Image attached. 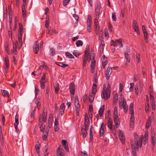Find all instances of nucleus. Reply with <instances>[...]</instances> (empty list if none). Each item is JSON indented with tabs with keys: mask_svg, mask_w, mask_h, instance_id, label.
Returning <instances> with one entry per match:
<instances>
[{
	"mask_svg": "<svg viewBox=\"0 0 156 156\" xmlns=\"http://www.w3.org/2000/svg\"><path fill=\"white\" fill-rule=\"evenodd\" d=\"M134 140L131 141L132 153L133 156H136V150H138V147H141L143 138L142 136H139L135 133H134Z\"/></svg>",
	"mask_w": 156,
	"mask_h": 156,
	"instance_id": "obj_1",
	"label": "nucleus"
},
{
	"mask_svg": "<svg viewBox=\"0 0 156 156\" xmlns=\"http://www.w3.org/2000/svg\"><path fill=\"white\" fill-rule=\"evenodd\" d=\"M110 86L109 84H108L107 88L106 86L104 87L103 90L101 94V98L106 100L108 99L110 96Z\"/></svg>",
	"mask_w": 156,
	"mask_h": 156,
	"instance_id": "obj_2",
	"label": "nucleus"
},
{
	"mask_svg": "<svg viewBox=\"0 0 156 156\" xmlns=\"http://www.w3.org/2000/svg\"><path fill=\"white\" fill-rule=\"evenodd\" d=\"M118 113L117 108L115 106L114 109L113 117L115 124L117 127L119 126L120 124V121L118 115Z\"/></svg>",
	"mask_w": 156,
	"mask_h": 156,
	"instance_id": "obj_3",
	"label": "nucleus"
},
{
	"mask_svg": "<svg viewBox=\"0 0 156 156\" xmlns=\"http://www.w3.org/2000/svg\"><path fill=\"white\" fill-rule=\"evenodd\" d=\"M133 104L132 103H131L129 108V111L130 114L132 115L134 114L133 111ZM134 118L133 116L132 115L131 116V117L129 121V124L130 126L132 127L134 125Z\"/></svg>",
	"mask_w": 156,
	"mask_h": 156,
	"instance_id": "obj_4",
	"label": "nucleus"
},
{
	"mask_svg": "<svg viewBox=\"0 0 156 156\" xmlns=\"http://www.w3.org/2000/svg\"><path fill=\"white\" fill-rule=\"evenodd\" d=\"M75 106L76 113L77 116H79V113L80 110V105L79 103L78 98L77 96L75 97Z\"/></svg>",
	"mask_w": 156,
	"mask_h": 156,
	"instance_id": "obj_5",
	"label": "nucleus"
},
{
	"mask_svg": "<svg viewBox=\"0 0 156 156\" xmlns=\"http://www.w3.org/2000/svg\"><path fill=\"white\" fill-rule=\"evenodd\" d=\"M100 9L101 4L99 3H97L95 6L96 19H99Z\"/></svg>",
	"mask_w": 156,
	"mask_h": 156,
	"instance_id": "obj_6",
	"label": "nucleus"
},
{
	"mask_svg": "<svg viewBox=\"0 0 156 156\" xmlns=\"http://www.w3.org/2000/svg\"><path fill=\"white\" fill-rule=\"evenodd\" d=\"M45 74H44L42 76L40 80V87L42 89H43L45 87Z\"/></svg>",
	"mask_w": 156,
	"mask_h": 156,
	"instance_id": "obj_7",
	"label": "nucleus"
},
{
	"mask_svg": "<svg viewBox=\"0 0 156 156\" xmlns=\"http://www.w3.org/2000/svg\"><path fill=\"white\" fill-rule=\"evenodd\" d=\"M133 29L134 31L136 32L139 35H140V32L138 28V25L136 21L135 20H133Z\"/></svg>",
	"mask_w": 156,
	"mask_h": 156,
	"instance_id": "obj_8",
	"label": "nucleus"
},
{
	"mask_svg": "<svg viewBox=\"0 0 156 156\" xmlns=\"http://www.w3.org/2000/svg\"><path fill=\"white\" fill-rule=\"evenodd\" d=\"M105 125L103 122L102 123L101 125V127L99 131L100 136H104L105 133Z\"/></svg>",
	"mask_w": 156,
	"mask_h": 156,
	"instance_id": "obj_9",
	"label": "nucleus"
},
{
	"mask_svg": "<svg viewBox=\"0 0 156 156\" xmlns=\"http://www.w3.org/2000/svg\"><path fill=\"white\" fill-rule=\"evenodd\" d=\"M75 86L74 83L72 82L70 83L69 86V90L70 93L73 95L75 93Z\"/></svg>",
	"mask_w": 156,
	"mask_h": 156,
	"instance_id": "obj_10",
	"label": "nucleus"
},
{
	"mask_svg": "<svg viewBox=\"0 0 156 156\" xmlns=\"http://www.w3.org/2000/svg\"><path fill=\"white\" fill-rule=\"evenodd\" d=\"M112 73V68L111 67H108L106 72L105 76L107 80L109 79L110 75Z\"/></svg>",
	"mask_w": 156,
	"mask_h": 156,
	"instance_id": "obj_11",
	"label": "nucleus"
},
{
	"mask_svg": "<svg viewBox=\"0 0 156 156\" xmlns=\"http://www.w3.org/2000/svg\"><path fill=\"white\" fill-rule=\"evenodd\" d=\"M5 71L6 73H7L9 66V60L8 56H5Z\"/></svg>",
	"mask_w": 156,
	"mask_h": 156,
	"instance_id": "obj_12",
	"label": "nucleus"
},
{
	"mask_svg": "<svg viewBox=\"0 0 156 156\" xmlns=\"http://www.w3.org/2000/svg\"><path fill=\"white\" fill-rule=\"evenodd\" d=\"M102 65L103 68H105L106 65L108 63V58L106 57L105 55H103L102 58Z\"/></svg>",
	"mask_w": 156,
	"mask_h": 156,
	"instance_id": "obj_13",
	"label": "nucleus"
},
{
	"mask_svg": "<svg viewBox=\"0 0 156 156\" xmlns=\"http://www.w3.org/2000/svg\"><path fill=\"white\" fill-rule=\"evenodd\" d=\"M107 121L108 127L111 130L112 129V121L111 118L108 117V119H106Z\"/></svg>",
	"mask_w": 156,
	"mask_h": 156,
	"instance_id": "obj_14",
	"label": "nucleus"
},
{
	"mask_svg": "<svg viewBox=\"0 0 156 156\" xmlns=\"http://www.w3.org/2000/svg\"><path fill=\"white\" fill-rule=\"evenodd\" d=\"M119 136L120 140L122 143H124L125 142V139L123 135V133L122 131L121 130H119Z\"/></svg>",
	"mask_w": 156,
	"mask_h": 156,
	"instance_id": "obj_15",
	"label": "nucleus"
},
{
	"mask_svg": "<svg viewBox=\"0 0 156 156\" xmlns=\"http://www.w3.org/2000/svg\"><path fill=\"white\" fill-rule=\"evenodd\" d=\"M39 48V43L38 41L36 42L33 47V51L35 54H37Z\"/></svg>",
	"mask_w": 156,
	"mask_h": 156,
	"instance_id": "obj_16",
	"label": "nucleus"
},
{
	"mask_svg": "<svg viewBox=\"0 0 156 156\" xmlns=\"http://www.w3.org/2000/svg\"><path fill=\"white\" fill-rule=\"evenodd\" d=\"M83 66L84 67L86 66V64L87 61L89 62L91 59V58L90 56H83Z\"/></svg>",
	"mask_w": 156,
	"mask_h": 156,
	"instance_id": "obj_17",
	"label": "nucleus"
},
{
	"mask_svg": "<svg viewBox=\"0 0 156 156\" xmlns=\"http://www.w3.org/2000/svg\"><path fill=\"white\" fill-rule=\"evenodd\" d=\"M65 109V105L64 103H62L60 108V114L62 116L64 113Z\"/></svg>",
	"mask_w": 156,
	"mask_h": 156,
	"instance_id": "obj_18",
	"label": "nucleus"
},
{
	"mask_svg": "<svg viewBox=\"0 0 156 156\" xmlns=\"http://www.w3.org/2000/svg\"><path fill=\"white\" fill-rule=\"evenodd\" d=\"M104 41H101V44L100 46V54L101 55L102 54L104 49Z\"/></svg>",
	"mask_w": 156,
	"mask_h": 156,
	"instance_id": "obj_19",
	"label": "nucleus"
},
{
	"mask_svg": "<svg viewBox=\"0 0 156 156\" xmlns=\"http://www.w3.org/2000/svg\"><path fill=\"white\" fill-rule=\"evenodd\" d=\"M124 98L122 97L120 98V99L119 101V107L121 109H122L123 106L125 104V101H124Z\"/></svg>",
	"mask_w": 156,
	"mask_h": 156,
	"instance_id": "obj_20",
	"label": "nucleus"
},
{
	"mask_svg": "<svg viewBox=\"0 0 156 156\" xmlns=\"http://www.w3.org/2000/svg\"><path fill=\"white\" fill-rule=\"evenodd\" d=\"M104 109L105 105H103L99 109L98 111V114L101 117L103 115Z\"/></svg>",
	"mask_w": 156,
	"mask_h": 156,
	"instance_id": "obj_21",
	"label": "nucleus"
},
{
	"mask_svg": "<svg viewBox=\"0 0 156 156\" xmlns=\"http://www.w3.org/2000/svg\"><path fill=\"white\" fill-rule=\"evenodd\" d=\"M93 94L92 93L91 94L90 93L89 96V101L90 103H92L93 102L94 98V94Z\"/></svg>",
	"mask_w": 156,
	"mask_h": 156,
	"instance_id": "obj_22",
	"label": "nucleus"
},
{
	"mask_svg": "<svg viewBox=\"0 0 156 156\" xmlns=\"http://www.w3.org/2000/svg\"><path fill=\"white\" fill-rule=\"evenodd\" d=\"M55 64L59 66H61L63 68H66L68 66V65L64 64L62 62H55Z\"/></svg>",
	"mask_w": 156,
	"mask_h": 156,
	"instance_id": "obj_23",
	"label": "nucleus"
},
{
	"mask_svg": "<svg viewBox=\"0 0 156 156\" xmlns=\"http://www.w3.org/2000/svg\"><path fill=\"white\" fill-rule=\"evenodd\" d=\"M63 150L60 148H58L57 150V156H63Z\"/></svg>",
	"mask_w": 156,
	"mask_h": 156,
	"instance_id": "obj_24",
	"label": "nucleus"
},
{
	"mask_svg": "<svg viewBox=\"0 0 156 156\" xmlns=\"http://www.w3.org/2000/svg\"><path fill=\"white\" fill-rule=\"evenodd\" d=\"M96 63V62L95 60L92 61L91 64V72L92 73H93L94 70V67Z\"/></svg>",
	"mask_w": 156,
	"mask_h": 156,
	"instance_id": "obj_25",
	"label": "nucleus"
},
{
	"mask_svg": "<svg viewBox=\"0 0 156 156\" xmlns=\"http://www.w3.org/2000/svg\"><path fill=\"white\" fill-rule=\"evenodd\" d=\"M97 85L95 84H94L92 87V92L93 94H95L97 91Z\"/></svg>",
	"mask_w": 156,
	"mask_h": 156,
	"instance_id": "obj_26",
	"label": "nucleus"
},
{
	"mask_svg": "<svg viewBox=\"0 0 156 156\" xmlns=\"http://www.w3.org/2000/svg\"><path fill=\"white\" fill-rule=\"evenodd\" d=\"M45 132V133L43 135V137L44 140H46L47 138L48 133L49 132V130L48 128H46Z\"/></svg>",
	"mask_w": 156,
	"mask_h": 156,
	"instance_id": "obj_27",
	"label": "nucleus"
},
{
	"mask_svg": "<svg viewBox=\"0 0 156 156\" xmlns=\"http://www.w3.org/2000/svg\"><path fill=\"white\" fill-rule=\"evenodd\" d=\"M83 56H90V54L89 53V49L88 48H86L84 52V54Z\"/></svg>",
	"mask_w": 156,
	"mask_h": 156,
	"instance_id": "obj_28",
	"label": "nucleus"
},
{
	"mask_svg": "<svg viewBox=\"0 0 156 156\" xmlns=\"http://www.w3.org/2000/svg\"><path fill=\"white\" fill-rule=\"evenodd\" d=\"M15 122L14 123V127L16 129V131L17 132H18L19 131V129H18L17 126L19 124V120L18 119H16V120H15Z\"/></svg>",
	"mask_w": 156,
	"mask_h": 156,
	"instance_id": "obj_29",
	"label": "nucleus"
},
{
	"mask_svg": "<svg viewBox=\"0 0 156 156\" xmlns=\"http://www.w3.org/2000/svg\"><path fill=\"white\" fill-rule=\"evenodd\" d=\"M1 90L2 94L3 96L9 97V93L7 90Z\"/></svg>",
	"mask_w": 156,
	"mask_h": 156,
	"instance_id": "obj_30",
	"label": "nucleus"
},
{
	"mask_svg": "<svg viewBox=\"0 0 156 156\" xmlns=\"http://www.w3.org/2000/svg\"><path fill=\"white\" fill-rule=\"evenodd\" d=\"M144 34V38L145 40L146 43H147L148 42V33L147 32H143Z\"/></svg>",
	"mask_w": 156,
	"mask_h": 156,
	"instance_id": "obj_31",
	"label": "nucleus"
},
{
	"mask_svg": "<svg viewBox=\"0 0 156 156\" xmlns=\"http://www.w3.org/2000/svg\"><path fill=\"white\" fill-rule=\"evenodd\" d=\"M81 132L83 134V138H85L87 136V132L86 129H84V128H82L81 129Z\"/></svg>",
	"mask_w": 156,
	"mask_h": 156,
	"instance_id": "obj_32",
	"label": "nucleus"
},
{
	"mask_svg": "<svg viewBox=\"0 0 156 156\" xmlns=\"http://www.w3.org/2000/svg\"><path fill=\"white\" fill-rule=\"evenodd\" d=\"M42 66H40L39 69L37 70L35 72V73H37V75H39L41 74L42 72Z\"/></svg>",
	"mask_w": 156,
	"mask_h": 156,
	"instance_id": "obj_33",
	"label": "nucleus"
},
{
	"mask_svg": "<svg viewBox=\"0 0 156 156\" xmlns=\"http://www.w3.org/2000/svg\"><path fill=\"white\" fill-rule=\"evenodd\" d=\"M65 55L66 57H68L69 58H74V57L72 55L71 53L69 52H66L65 53Z\"/></svg>",
	"mask_w": 156,
	"mask_h": 156,
	"instance_id": "obj_34",
	"label": "nucleus"
},
{
	"mask_svg": "<svg viewBox=\"0 0 156 156\" xmlns=\"http://www.w3.org/2000/svg\"><path fill=\"white\" fill-rule=\"evenodd\" d=\"M125 56L127 61L128 62H129L130 59L129 57V55L127 52H125Z\"/></svg>",
	"mask_w": 156,
	"mask_h": 156,
	"instance_id": "obj_35",
	"label": "nucleus"
},
{
	"mask_svg": "<svg viewBox=\"0 0 156 156\" xmlns=\"http://www.w3.org/2000/svg\"><path fill=\"white\" fill-rule=\"evenodd\" d=\"M55 49L53 48H51L50 51V54L52 56H53L55 55Z\"/></svg>",
	"mask_w": 156,
	"mask_h": 156,
	"instance_id": "obj_36",
	"label": "nucleus"
},
{
	"mask_svg": "<svg viewBox=\"0 0 156 156\" xmlns=\"http://www.w3.org/2000/svg\"><path fill=\"white\" fill-rule=\"evenodd\" d=\"M115 41L117 43V45H119V47L122 48L123 47V45L121 43V41L120 40H115Z\"/></svg>",
	"mask_w": 156,
	"mask_h": 156,
	"instance_id": "obj_37",
	"label": "nucleus"
},
{
	"mask_svg": "<svg viewBox=\"0 0 156 156\" xmlns=\"http://www.w3.org/2000/svg\"><path fill=\"white\" fill-rule=\"evenodd\" d=\"M89 120L88 118V117L86 118V117L85 116V125H86V126H87V125H89Z\"/></svg>",
	"mask_w": 156,
	"mask_h": 156,
	"instance_id": "obj_38",
	"label": "nucleus"
},
{
	"mask_svg": "<svg viewBox=\"0 0 156 156\" xmlns=\"http://www.w3.org/2000/svg\"><path fill=\"white\" fill-rule=\"evenodd\" d=\"M76 45L77 47L82 46L83 44V42L81 40H78L76 42Z\"/></svg>",
	"mask_w": 156,
	"mask_h": 156,
	"instance_id": "obj_39",
	"label": "nucleus"
},
{
	"mask_svg": "<svg viewBox=\"0 0 156 156\" xmlns=\"http://www.w3.org/2000/svg\"><path fill=\"white\" fill-rule=\"evenodd\" d=\"M125 104L122 107L124 109V111L125 113H126L128 110L127 105L126 101H125Z\"/></svg>",
	"mask_w": 156,
	"mask_h": 156,
	"instance_id": "obj_40",
	"label": "nucleus"
},
{
	"mask_svg": "<svg viewBox=\"0 0 156 156\" xmlns=\"http://www.w3.org/2000/svg\"><path fill=\"white\" fill-rule=\"evenodd\" d=\"M45 27L46 28L48 29L49 26V18L47 17L45 21Z\"/></svg>",
	"mask_w": 156,
	"mask_h": 156,
	"instance_id": "obj_41",
	"label": "nucleus"
},
{
	"mask_svg": "<svg viewBox=\"0 0 156 156\" xmlns=\"http://www.w3.org/2000/svg\"><path fill=\"white\" fill-rule=\"evenodd\" d=\"M55 93L58 94L59 89V87L58 84H56L55 86Z\"/></svg>",
	"mask_w": 156,
	"mask_h": 156,
	"instance_id": "obj_42",
	"label": "nucleus"
},
{
	"mask_svg": "<svg viewBox=\"0 0 156 156\" xmlns=\"http://www.w3.org/2000/svg\"><path fill=\"white\" fill-rule=\"evenodd\" d=\"M118 95L117 94H115L114 95V96L113 97V102L114 103H115V102L117 103V101L118 100Z\"/></svg>",
	"mask_w": 156,
	"mask_h": 156,
	"instance_id": "obj_43",
	"label": "nucleus"
},
{
	"mask_svg": "<svg viewBox=\"0 0 156 156\" xmlns=\"http://www.w3.org/2000/svg\"><path fill=\"white\" fill-rule=\"evenodd\" d=\"M45 125H44L43 123H41V125L40 127L41 131L42 132H44L45 130Z\"/></svg>",
	"mask_w": 156,
	"mask_h": 156,
	"instance_id": "obj_44",
	"label": "nucleus"
},
{
	"mask_svg": "<svg viewBox=\"0 0 156 156\" xmlns=\"http://www.w3.org/2000/svg\"><path fill=\"white\" fill-rule=\"evenodd\" d=\"M151 142L152 145L155 146V144L156 137H151Z\"/></svg>",
	"mask_w": 156,
	"mask_h": 156,
	"instance_id": "obj_45",
	"label": "nucleus"
},
{
	"mask_svg": "<svg viewBox=\"0 0 156 156\" xmlns=\"http://www.w3.org/2000/svg\"><path fill=\"white\" fill-rule=\"evenodd\" d=\"M73 55L76 57H77L80 55L78 51L77 50H74L73 52Z\"/></svg>",
	"mask_w": 156,
	"mask_h": 156,
	"instance_id": "obj_46",
	"label": "nucleus"
},
{
	"mask_svg": "<svg viewBox=\"0 0 156 156\" xmlns=\"http://www.w3.org/2000/svg\"><path fill=\"white\" fill-rule=\"evenodd\" d=\"M93 105H92L91 104H90L89 105V110H88L89 113H90L91 114V112H93Z\"/></svg>",
	"mask_w": 156,
	"mask_h": 156,
	"instance_id": "obj_47",
	"label": "nucleus"
},
{
	"mask_svg": "<svg viewBox=\"0 0 156 156\" xmlns=\"http://www.w3.org/2000/svg\"><path fill=\"white\" fill-rule=\"evenodd\" d=\"M151 122L147 121L146 123V128L147 129H148L149 127L151 126Z\"/></svg>",
	"mask_w": 156,
	"mask_h": 156,
	"instance_id": "obj_48",
	"label": "nucleus"
},
{
	"mask_svg": "<svg viewBox=\"0 0 156 156\" xmlns=\"http://www.w3.org/2000/svg\"><path fill=\"white\" fill-rule=\"evenodd\" d=\"M111 113L110 110H108L107 112V113L105 116V119H108V117L111 118Z\"/></svg>",
	"mask_w": 156,
	"mask_h": 156,
	"instance_id": "obj_49",
	"label": "nucleus"
},
{
	"mask_svg": "<svg viewBox=\"0 0 156 156\" xmlns=\"http://www.w3.org/2000/svg\"><path fill=\"white\" fill-rule=\"evenodd\" d=\"M149 103L148 102V103H147L145 105V111L147 112L149 111Z\"/></svg>",
	"mask_w": 156,
	"mask_h": 156,
	"instance_id": "obj_50",
	"label": "nucleus"
},
{
	"mask_svg": "<svg viewBox=\"0 0 156 156\" xmlns=\"http://www.w3.org/2000/svg\"><path fill=\"white\" fill-rule=\"evenodd\" d=\"M152 108L153 110H155V102L154 101H152L151 102Z\"/></svg>",
	"mask_w": 156,
	"mask_h": 156,
	"instance_id": "obj_51",
	"label": "nucleus"
},
{
	"mask_svg": "<svg viewBox=\"0 0 156 156\" xmlns=\"http://www.w3.org/2000/svg\"><path fill=\"white\" fill-rule=\"evenodd\" d=\"M139 79V76L138 75H135L134 76L133 81L134 82H136Z\"/></svg>",
	"mask_w": 156,
	"mask_h": 156,
	"instance_id": "obj_52",
	"label": "nucleus"
},
{
	"mask_svg": "<svg viewBox=\"0 0 156 156\" xmlns=\"http://www.w3.org/2000/svg\"><path fill=\"white\" fill-rule=\"evenodd\" d=\"M70 0H64L63 2V5L66 6L69 2Z\"/></svg>",
	"mask_w": 156,
	"mask_h": 156,
	"instance_id": "obj_53",
	"label": "nucleus"
},
{
	"mask_svg": "<svg viewBox=\"0 0 156 156\" xmlns=\"http://www.w3.org/2000/svg\"><path fill=\"white\" fill-rule=\"evenodd\" d=\"M27 6L26 2H23V4L22 5V9H26V7Z\"/></svg>",
	"mask_w": 156,
	"mask_h": 156,
	"instance_id": "obj_54",
	"label": "nucleus"
},
{
	"mask_svg": "<svg viewBox=\"0 0 156 156\" xmlns=\"http://www.w3.org/2000/svg\"><path fill=\"white\" fill-rule=\"evenodd\" d=\"M41 147V144H36L35 146V148L36 151H40V148Z\"/></svg>",
	"mask_w": 156,
	"mask_h": 156,
	"instance_id": "obj_55",
	"label": "nucleus"
},
{
	"mask_svg": "<svg viewBox=\"0 0 156 156\" xmlns=\"http://www.w3.org/2000/svg\"><path fill=\"white\" fill-rule=\"evenodd\" d=\"M112 20L114 21L116 20V16L115 13H112Z\"/></svg>",
	"mask_w": 156,
	"mask_h": 156,
	"instance_id": "obj_56",
	"label": "nucleus"
},
{
	"mask_svg": "<svg viewBox=\"0 0 156 156\" xmlns=\"http://www.w3.org/2000/svg\"><path fill=\"white\" fill-rule=\"evenodd\" d=\"M130 84V88H129V90L130 91H132L133 90V86L134 85V83H131Z\"/></svg>",
	"mask_w": 156,
	"mask_h": 156,
	"instance_id": "obj_57",
	"label": "nucleus"
},
{
	"mask_svg": "<svg viewBox=\"0 0 156 156\" xmlns=\"http://www.w3.org/2000/svg\"><path fill=\"white\" fill-rule=\"evenodd\" d=\"M87 30L89 33H90L91 31V25H87Z\"/></svg>",
	"mask_w": 156,
	"mask_h": 156,
	"instance_id": "obj_58",
	"label": "nucleus"
},
{
	"mask_svg": "<svg viewBox=\"0 0 156 156\" xmlns=\"http://www.w3.org/2000/svg\"><path fill=\"white\" fill-rule=\"evenodd\" d=\"M99 19H94V25L95 26H98L99 23L98 21V20Z\"/></svg>",
	"mask_w": 156,
	"mask_h": 156,
	"instance_id": "obj_59",
	"label": "nucleus"
},
{
	"mask_svg": "<svg viewBox=\"0 0 156 156\" xmlns=\"http://www.w3.org/2000/svg\"><path fill=\"white\" fill-rule=\"evenodd\" d=\"M19 30H23V27L22 24L20 23L19 24Z\"/></svg>",
	"mask_w": 156,
	"mask_h": 156,
	"instance_id": "obj_60",
	"label": "nucleus"
},
{
	"mask_svg": "<svg viewBox=\"0 0 156 156\" xmlns=\"http://www.w3.org/2000/svg\"><path fill=\"white\" fill-rule=\"evenodd\" d=\"M151 137H155V133L153 130H151Z\"/></svg>",
	"mask_w": 156,
	"mask_h": 156,
	"instance_id": "obj_61",
	"label": "nucleus"
},
{
	"mask_svg": "<svg viewBox=\"0 0 156 156\" xmlns=\"http://www.w3.org/2000/svg\"><path fill=\"white\" fill-rule=\"evenodd\" d=\"M136 57L137 59V62L139 63L140 62V55L138 53H136Z\"/></svg>",
	"mask_w": 156,
	"mask_h": 156,
	"instance_id": "obj_62",
	"label": "nucleus"
},
{
	"mask_svg": "<svg viewBox=\"0 0 156 156\" xmlns=\"http://www.w3.org/2000/svg\"><path fill=\"white\" fill-rule=\"evenodd\" d=\"M73 17L75 18L76 21H78L79 19V17L76 14H73Z\"/></svg>",
	"mask_w": 156,
	"mask_h": 156,
	"instance_id": "obj_63",
	"label": "nucleus"
},
{
	"mask_svg": "<svg viewBox=\"0 0 156 156\" xmlns=\"http://www.w3.org/2000/svg\"><path fill=\"white\" fill-rule=\"evenodd\" d=\"M111 41H112V43L111 44L112 45H113L114 47H116L117 46V43L116 42H115L113 40H112Z\"/></svg>",
	"mask_w": 156,
	"mask_h": 156,
	"instance_id": "obj_64",
	"label": "nucleus"
}]
</instances>
